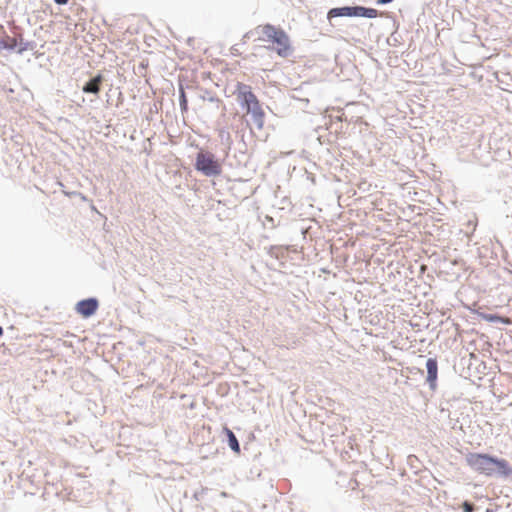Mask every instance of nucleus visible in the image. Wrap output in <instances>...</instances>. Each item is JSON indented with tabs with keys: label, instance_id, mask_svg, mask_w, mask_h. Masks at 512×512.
<instances>
[{
	"label": "nucleus",
	"instance_id": "f257e3e1",
	"mask_svg": "<svg viewBox=\"0 0 512 512\" xmlns=\"http://www.w3.org/2000/svg\"><path fill=\"white\" fill-rule=\"evenodd\" d=\"M250 35L256 42L268 43L280 57H287L292 52L289 36L281 28L271 24L259 25Z\"/></svg>",
	"mask_w": 512,
	"mask_h": 512
},
{
	"label": "nucleus",
	"instance_id": "f03ea898",
	"mask_svg": "<svg viewBox=\"0 0 512 512\" xmlns=\"http://www.w3.org/2000/svg\"><path fill=\"white\" fill-rule=\"evenodd\" d=\"M467 464L480 474L493 476L499 474L504 477L512 475V467L505 459H499L489 454L470 453L466 457Z\"/></svg>",
	"mask_w": 512,
	"mask_h": 512
},
{
	"label": "nucleus",
	"instance_id": "7ed1b4c3",
	"mask_svg": "<svg viewBox=\"0 0 512 512\" xmlns=\"http://www.w3.org/2000/svg\"><path fill=\"white\" fill-rule=\"evenodd\" d=\"M236 94L237 100L246 107L247 113L252 115L257 127L261 129L264 125L265 114L256 95L252 92L251 87L238 82L236 85Z\"/></svg>",
	"mask_w": 512,
	"mask_h": 512
},
{
	"label": "nucleus",
	"instance_id": "20e7f679",
	"mask_svg": "<svg viewBox=\"0 0 512 512\" xmlns=\"http://www.w3.org/2000/svg\"><path fill=\"white\" fill-rule=\"evenodd\" d=\"M195 169L208 177L219 176L222 173L221 163L208 151L197 153Z\"/></svg>",
	"mask_w": 512,
	"mask_h": 512
},
{
	"label": "nucleus",
	"instance_id": "39448f33",
	"mask_svg": "<svg viewBox=\"0 0 512 512\" xmlns=\"http://www.w3.org/2000/svg\"><path fill=\"white\" fill-rule=\"evenodd\" d=\"M98 308V301L94 298L82 300L77 303L76 311L85 318L92 316Z\"/></svg>",
	"mask_w": 512,
	"mask_h": 512
},
{
	"label": "nucleus",
	"instance_id": "423d86ee",
	"mask_svg": "<svg viewBox=\"0 0 512 512\" xmlns=\"http://www.w3.org/2000/svg\"><path fill=\"white\" fill-rule=\"evenodd\" d=\"M427 367V381L433 387L435 386L437 376H438V364L436 359L429 358L426 363Z\"/></svg>",
	"mask_w": 512,
	"mask_h": 512
},
{
	"label": "nucleus",
	"instance_id": "0eeeda50",
	"mask_svg": "<svg viewBox=\"0 0 512 512\" xmlns=\"http://www.w3.org/2000/svg\"><path fill=\"white\" fill-rule=\"evenodd\" d=\"M357 7H341L333 8L328 12V18L339 17V16H357Z\"/></svg>",
	"mask_w": 512,
	"mask_h": 512
},
{
	"label": "nucleus",
	"instance_id": "6e6552de",
	"mask_svg": "<svg viewBox=\"0 0 512 512\" xmlns=\"http://www.w3.org/2000/svg\"><path fill=\"white\" fill-rule=\"evenodd\" d=\"M102 81V75L98 74L96 77H94L92 80L85 84V86L83 87V92L94 94L99 93Z\"/></svg>",
	"mask_w": 512,
	"mask_h": 512
},
{
	"label": "nucleus",
	"instance_id": "1a4fd4ad",
	"mask_svg": "<svg viewBox=\"0 0 512 512\" xmlns=\"http://www.w3.org/2000/svg\"><path fill=\"white\" fill-rule=\"evenodd\" d=\"M475 313L481 317L483 320L487 321V322H500V323H503V324H510L511 321L509 318L507 317H502V316H499V315H494V314H486V313H483V312H480V311H475Z\"/></svg>",
	"mask_w": 512,
	"mask_h": 512
},
{
	"label": "nucleus",
	"instance_id": "9d476101",
	"mask_svg": "<svg viewBox=\"0 0 512 512\" xmlns=\"http://www.w3.org/2000/svg\"><path fill=\"white\" fill-rule=\"evenodd\" d=\"M225 432L228 437V443H229L230 448L234 452L240 453L239 442H238L236 436L234 435V433L229 428H225Z\"/></svg>",
	"mask_w": 512,
	"mask_h": 512
},
{
	"label": "nucleus",
	"instance_id": "9b49d317",
	"mask_svg": "<svg viewBox=\"0 0 512 512\" xmlns=\"http://www.w3.org/2000/svg\"><path fill=\"white\" fill-rule=\"evenodd\" d=\"M358 17H367V18H376L378 16V11L373 8H365L357 6Z\"/></svg>",
	"mask_w": 512,
	"mask_h": 512
},
{
	"label": "nucleus",
	"instance_id": "f8f14e48",
	"mask_svg": "<svg viewBox=\"0 0 512 512\" xmlns=\"http://www.w3.org/2000/svg\"><path fill=\"white\" fill-rule=\"evenodd\" d=\"M180 107H181L182 111H186L187 108H188V103H187L186 95H185V92L183 90H181V95H180Z\"/></svg>",
	"mask_w": 512,
	"mask_h": 512
},
{
	"label": "nucleus",
	"instance_id": "ddd939ff",
	"mask_svg": "<svg viewBox=\"0 0 512 512\" xmlns=\"http://www.w3.org/2000/svg\"><path fill=\"white\" fill-rule=\"evenodd\" d=\"M464 512H473L474 507L471 503L465 501L462 505Z\"/></svg>",
	"mask_w": 512,
	"mask_h": 512
},
{
	"label": "nucleus",
	"instance_id": "4468645a",
	"mask_svg": "<svg viewBox=\"0 0 512 512\" xmlns=\"http://www.w3.org/2000/svg\"><path fill=\"white\" fill-rule=\"evenodd\" d=\"M59 5H65L68 3V0H54Z\"/></svg>",
	"mask_w": 512,
	"mask_h": 512
},
{
	"label": "nucleus",
	"instance_id": "2eb2a0df",
	"mask_svg": "<svg viewBox=\"0 0 512 512\" xmlns=\"http://www.w3.org/2000/svg\"><path fill=\"white\" fill-rule=\"evenodd\" d=\"M393 0H377V3L378 4H388L390 2H392Z\"/></svg>",
	"mask_w": 512,
	"mask_h": 512
},
{
	"label": "nucleus",
	"instance_id": "dca6fc26",
	"mask_svg": "<svg viewBox=\"0 0 512 512\" xmlns=\"http://www.w3.org/2000/svg\"><path fill=\"white\" fill-rule=\"evenodd\" d=\"M4 333L3 328L0 326V336H2Z\"/></svg>",
	"mask_w": 512,
	"mask_h": 512
}]
</instances>
